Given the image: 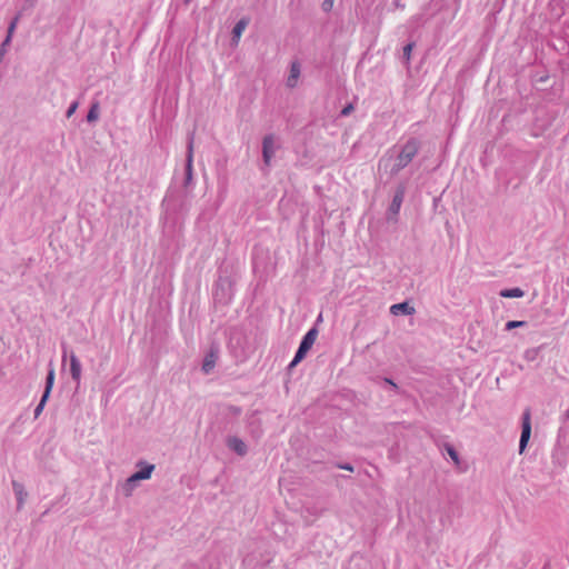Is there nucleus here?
<instances>
[{"label":"nucleus","instance_id":"nucleus-24","mask_svg":"<svg viewBox=\"0 0 569 569\" xmlns=\"http://www.w3.org/2000/svg\"><path fill=\"white\" fill-rule=\"evenodd\" d=\"M525 325H526L525 321H516V320L508 321L506 323V330H511V329H515V328L523 327Z\"/></svg>","mask_w":569,"mask_h":569},{"label":"nucleus","instance_id":"nucleus-27","mask_svg":"<svg viewBox=\"0 0 569 569\" xmlns=\"http://www.w3.org/2000/svg\"><path fill=\"white\" fill-rule=\"evenodd\" d=\"M333 1L335 0H325L323 3H322V9L325 11H329L332 8V6H333Z\"/></svg>","mask_w":569,"mask_h":569},{"label":"nucleus","instance_id":"nucleus-8","mask_svg":"<svg viewBox=\"0 0 569 569\" xmlns=\"http://www.w3.org/2000/svg\"><path fill=\"white\" fill-rule=\"evenodd\" d=\"M136 467L138 470L133 473L137 478H139L140 481L150 479L156 469L153 463H149L146 460L137 461Z\"/></svg>","mask_w":569,"mask_h":569},{"label":"nucleus","instance_id":"nucleus-22","mask_svg":"<svg viewBox=\"0 0 569 569\" xmlns=\"http://www.w3.org/2000/svg\"><path fill=\"white\" fill-rule=\"evenodd\" d=\"M412 48H413V43L410 42V43H407L405 47H403V60L407 64H409L410 62V57H411V51H412Z\"/></svg>","mask_w":569,"mask_h":569},{"label":"nucleus","instance_id":"nucleus-5","mask_svg":"<svg viewBox=\"0 0 569 569\" xmlns=\"http://www.w3.org/2000/svg\"><path fill=\"white\" fill-rule=\"evenodd\" d=\"M192 162H193V133H189L187 143V157L184 163V181L183 186L188 187L192 181Z\"/></svg>","mask_w":569,"mask_h":569},{"label":"nucleus","instance_id":"nucleus-15","mask_svg":"<svg viewBox=\"0 0 569 569\" xmlns=\"http://www.w3.org/2000/svg\"><path fill=\"white\" fill-rule=\"evenodd\" d=\"M53 385H54V369H53L52 365L50 363L49 370H48V373L46 377L44 390L42 392V395H44V397H50Z\"/></svg>","mask_w":569,"mask_h":569},{"label":"nucleus","instance_id":"nucleus-10","mask_svg":"<svg viewBox=\"0 0 569 569\" xmlns=\"http://www.w3.org/2000/svg\"><path fill=\"white\" fill-rule=\"evenodd\" d=\"M11 485L14 496L17 498V509L21 510L24 505L28 492L26 491L24 486L17 480H12Z\"/></svg>","mask_w":569,"mask_h":569},{"label":"nucleus","instance_id":"nucleus-13","mask_svg":"<svg viewBox=\"0 0 569 569\" xmlns=\"http://www.w3.org/2000/svg\"><path fill=\"white\" fill-rule=\"evenodd\" d=\"M300 72V64L297 61L292 62L290 67V73L287 79V86L289 88H295L297 86Z\"/></svg>","mask_w":569,"mask_h":569},{"label":"nucleus","instance_id":"nucleus-23","mask_svg":"<svg viewBox=\"0 0 569 569\" xmlns=\"http://www.w3.org/2000/svg\"><path fill=\"white\" fill-rule=\"evenodd\" d=\"M446 450H447V453L449 455V457L455 461V463L458 465L459 463V455L456 451V449L452 446H447Z\"/></svg>","mask_w":569,"mask_h":569},{"label":"nucleus","instance_id":"nucleus-18","mask_svg":"<svg viewBox=\"0 0 569 569\" xmlns=\"http://www.w3.org/2000/svg\"><path fill=\"white\" fill-rule=\"evenodd\" d=\"M99 111H100V103L98 100L92 101L88 113H87V121L89 123H92L98 120L99 118Z\"/></svg>","mask_w":569,"mask_h":569},{"label":"nucleus","instance_id":"nucleus-21","mask_svg":"<svg viewBox=\"0 0 569 569\" xmlns=\"http://www.w3.org/2000/svg\"><path fill=\"white\" fill-rule=\"evenodd\" d=\"M49 398L50 397H44V395L41 396V399H40L39 403L37 405V407L34 408V412H33L36 419L42 413Z\"/></svg>","mask_w":569,"mask_h":569},{"label":"nucleus","instance_id":"nucleus-33","mask_svg":"<svg viewBox=\"0 0 569 569\" xmlns=\"http://www.w3.org/2000/svg\"><path fill=\"white\" fill-rule=\"evenodd\" d=\"M566 419H569V409L565 412Z\"/></svg>","mask_w":569,"mask_h":569},{"label":"nucleus","instance_id":"nucleus-11","mask_svg":"<svg viewBox=\"0 0 569 569\" xmlns=\"http://www.w3.org/2000/svg\"><path fill=\"white\" fill-rule=\"evenodd\" d=\"M69 358H70V375H71V378L77 383H79L80 378H81V368H82L81 367V362H80L79 358L72 351L70 352Z\"/></svg>","mask_w":569,"mask_h":569},{"label":"nucleus","instance_id":"nucleus-3","mask_svg":"<svg viewBox=\"0 0 569 569\" xmlns=\"http://www.w3.org/2000/svg\"><path fill=\"white\" fill-rule=\"evenodd\" d=\"M318 336V330L316 328H311L302 338L299 348L290 362L289 367L292 368L297 366L307 355V352L313 346Z\"/></svg>","mask_w":569,"mask_h":569},{"label":"nucleus","instance_id":"nucleus-12","mask_svg":"<svg viewBox=\"0 0 569 569\" xmlns=\"http://www.w3.org/2000/svg\"><path fill=\"white\" fill-rule=\"evenodd\" d=\"M390 312L393 316L405 315V316H411L416 312L415 308L410 306L408 302H400L392 305L390 307Z\"/></svg>","mask_w":569,"mask_h":569},{"label":"nucleus","instance_id":"nucleus-7","mask_svg":"<svg viewBox=\"0 0 569 569\" xmlns=\"http://www.w3.org/2000/svg\"><path fill=\"white\" fill-rule=\"evenodd\" d=\"M140 480L136 477L134 473H132L130 477H128L122 483L117 486V490L123 495L126 498H129L132 496L133 491L138 487Z\"/></svg>","mask_w":569,"mask_h":569},{"label":"nucleus","instance_id":"nucleus-14","mask_svg":"<svg viewBox=\"0 0 569 569\" xmlns=\"http://www.w3.org/2000/svg\"><path fill=\"white\" fill-rule=\"evenodd\" d=\"M228 446L231 450H233L234 452H237L240 456H243L247 452L246 443L239 438H236V437L230 438L228 440Z\"/></svg>","mask_w":569,"mask_h":569},{"label":"nucleus","instance_id":"nucleus-17","mask_svg":"<svg viewBox=\"0 0 569 569\" xmlns=\"http://www.w3.org/2000/svg\"><path fill=\"white\" fill-rule=\"evenodd\" d=\"M202 370L204 373L209 375L213 371V345H211L206 352V357L202 365Z\"/></svg>","mask_w":569,"mask_h":569},{"label":"nucleus","instance_id":"nucleus-30","mask_svg":"<svg viewBox=\"0 0 569 569\" xmlns=\"http://www.w3.org/2000/svg\"><path fill=\"white\" fill-rule=\"evenodd\" d=\"M391 161V158H382L380 160V164L385 166V167H388L389 162Z\"/></svg>","mask_w":569,"mask_h":569},{"label":"nucleus","instance_id":"nucleus-6","mask_svg":"<svg viewBox=\"0 0 569 569\" xmlns=\"http://www.w3.org/2000/svg\"><path fill=\"white\" fill-rule=\"evenodd\" d=\"M278 146L273 134H267L262 140V158L266 166H269Z\"/></svg>","mask_w":569,"mask_h":569},{"label":"nucleus","instance_id":"nucleus-19","mask_svg":"<svg viewBox=\"0 0 569 569\" xmlns=\"http://www.w3.org/2000/svg\"><path fill=\"white\" fill-rule=\"evenodd\" d=\"M500 296L503 298H521L525 296V292L520 288H511L501 290Z\"/></svg>","mask_w":569,"mask_h":569},{"label":"nucleus","instance_id":"nucleus-28","mask_svg":"<svg viewBox=\"0 0 569 569\" xmlns=\"http://www.w3.org/2000/svg\"><path fill=\"white\" fill-rule=\"evenodd\" d=\"M68 357V347L66 343H62V362H66V359Z\"/></svg>","mask_w":569,"mask_h":569},{"label":"nucleus","instance_id":"nucleus-1","mask_svg":"<svg viewBox=\"0 0 569 569\" xmlns=\"http://www.w3.org/2000/svg\"><path fill=\"white\" fill-rule=\"evenodd\" d=\"M420 149V142L411 138L409 139L400 149L397 157L393 159V163L390 168V174L396 176L398 174L402 169H405L418 154Z\"/></svg>","mask_w":569,"mask_h":569},{"label":"nucleus","instance_id":"nucleus-26","mask_svg":"<svg viewBox=\"0 0 569 569\" xmlns=\"http://www.w3.org/2000/svg\"><path fill=\"white\" fill-rule=\"evenodd\" d=\"M353 104L349 103L347 104L340 112L341 117H348L353 111Z\"/></svg>","mask_w":569,"mask_h":569},{"label":"nucleus","instance_id":"nucleus-29","mask_svg":"<svg viewBox=\"0 0 569 569\" xmlns=\"http://www.w3.org/2000/svg\"><path fill=\"white\" fill-rule=\"evenodd\" d=\"M340 469L353 471V467L350 463H343L338 466Z\"/></svg>","mask_w":569,"mask_h":569},{"label":"nucleus","instance_id":"nucleus-25","mask_svg":"<svg viewBox=\"0 0 569 569\" xmlns=\"http://www.w3.org/2000/svg\"><path fill=\"white\" fill-rule=\"evenodd\" d=\"M78 107H79V102L78 101L71 102L70 106L67 109L66 117L70 118L77 111Z\"/></svg>","mask_w":569,"mask_h":569},{"label":"nucleus","instance_id":"nucleus-4","mask_svg":"<svg viewBox=\"0 0 569 569\" xmlns=\"http://www.w3.org/2000/svg\"><path fill=\"white\" fill-rule=\"evenodd\" d=\"M531 436V412L529 409H526L522 413L521 421V435L519 441V452L522 453L528 445V441Z\"/></svg>","mask_w":569,"mask_h":569},{"label":"nucleus","instance_id":"nucleus-9","mask_svg":"<svg viewBox=\"0 0 569 569\" xmlns=\"http://www.w3.org/2000/svg\"><path fill=\"white\" fill-rule=\"evenodd\" d=\"M406 194V188L403 184L397 187L393 199L389 207V211L393 214H398Z\"/></svg>","mask_w":569,"mask_h":569},{"label":"nucleus","instance_id":"nucleus-32","mask_svg":"<svg viewBox=\"0 0 569 569\" xmlns=\"http://www.w3.org/2000/svg\"><path fill=\"white\" fill-rule=\"evenodd\" d=\"M385 381L388 383V385H391L393 388H397V385L391 380V379H388L386 378Z\"/></svg>","mask_w":569,"mask_h":569},{"label":"nucleus","instance_id":"nucleus-16","mask_svg":"<svg viewBox=\"0 0 569 569\" xmlns=\"http://www.w3.org/2000/svg\"><path fill=\"white\" fill-rule=\"evenodd\" d=\"M247 26H248V20L247 19H241L233 27V30H232V43L234 46L238 44V42L240 40V37H241L242 32L244 31Z\"/></svg>","mask_w":569,"mask_h":569},{"label":"nucleus","instance_id":"nucleus-2","mask_svg":"<svg viewBox=\"0 0 569 569\" xmlns=\"http://www.w3.org/2000/svg\"><path fill=\"white\" fill-rule=\"evenodd\" d=\"M234 279L236 270L233 266H231L230 272L219 278V286L216 288V298L219 297L220 301L229 302L233 296Z\"/></svg>","mask_w":569,"mask_h":569},{"label":"nucleus","instance_id":"nucleus-20","mask_svg":"<svg viewBox=\"0 0 569 569\" xmlns=\"http://www.w3.org/2000/svg\"><path fill=\"white\" fill-rule=\"evenodd\" d=\"M20 16L17 14L9 23L8 30H7V37L4 38V44H10L13 32L17 28V23L19 21Z\"/></svg>","mask_w":569,"mask_h":569},{"label":"nucleus","instance_id":"nucleus-34","mask_svg":"<svg viewBox=\"0 0 569 569\" xmlns=\"http://www.w3.org/2000/svg\"><path fill=\"white\" fill-rule=\"evenodd\" d=\"M191 0H183L184 4H189Z\"/></svg>","mask_w":569,"mask_h":569},{"label":"nucleus","instance_id":"nucleus-31","mask_svg":"<svg viewBox=\"0 0 569 569\" xmlns=\"http://www.w3.org/2000/svg\"><path fill=\"white\" fill-rule=\"evenodd\" d=\"M243 562H244L246 566L252 567V559H251V557L247 556L243 559Z\"/></svg>","mask_w":569,"mask_h":569}]
</instances>
